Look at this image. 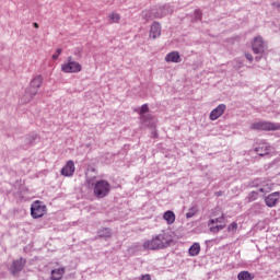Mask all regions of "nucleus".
<instances>
[{
	"mask_svg": "<svg viewBox=\"0 0 280 280\" xmlns=\"http://www.w3.org/2000/svg\"><path fill=\"white\" fill-rule=\"evenodd\" d=\"M61 71L63 73H80L82 71V65L73 60V57H68L67 62L61 65Z\"/></svg>",
	"mask_w": 280,
	"mask_h": 280,
	"instance_id": "nucleus-3",
	"label": "nucleus"
},
{
	"mask_svg": "<svg viewBox=\"0 0 280 280\" xmlns=\"http://www.w3.org/2000/svg\"><path fill=\"white\" fill-rule=\"evenodd\" d=\"M218 222H221L220 218H217V219H210L208 221V226H211L213 224H218Z\"/></svg>",
	"mask_w": 280,
	"mask_h": 280,
	"instance_id": "nucleus-30",
	"label": "nucleus"
},
{
	"mask_svg": "<svg viewBox=\"0 0 280 280\" xmlns=\"http://www.w3.org/2000/svg\"><path fill=\"white\" fill-rule=\"evenodd\" d=\"M163 219L167 222V224H174L176 222V214L172 210H167L163 214Z\"/></svg>",
	"mask_w": 280,
	"mask_h": 280,
	"instance_id": "nucleus-17",
	"label": "nucleus"
},
{
	"mask_svg": "<svg viewBox=\"0 0 280 280\" xmlns=\"http://www.w3.org/2000/svg\"><path fill=\"white\" fill-rule=\"evenodd\" d=\"M215 196H218V197L222 196V191L215 192Z\"/></svg>",
	"mask_w": 280,
	"mask_h": 280,
	"instance_id": "nucleus-38",
	"label": "nucleus"
},
{
	"mask_svg": "<svg viewBox=\"0 0 280 280\" xmlns=\"http://www.w3.org/2000/svg\"><path fill=\"white\" fill-rule=\"evenodd\" d=\"M60 54H62V49L61 48H58L56 50V54L52 55V60H58Z\"/></svg>",
	"mask_w": 280,
	"mask_h": 280,
	"instance_id": "nucleus-29",
	"label": "nucleus"
},
{
	"mask_svg": "<svg viewBox=\"0 0 280 280\" xmlns=\"http://www.w3.org/2000/svg\"><path fill=\"white\" fill-rule=\"evenodd\" d=\"M161 36V24L159 22H153L151 24V30H150V38H159Z\"/></svg>",
	"mask_w": 280,
	"mask_h": 280,
	"instance_id": "nucleus-13",
	"label": "nucleus"
},
{
	"mask_svg": "<svg viewBox=\"0 0 280 280\" xmlns=\"http://www.w3.org/2000/svg\"><path fill=\"white\" fill-rule=\"evenodd\" d=\"M195 21H200L202 19V11L200 9H196L194 12Z\"/></svg>",
	"mask_w": 280,
	"mask_h": 280,
	"instance_id": "nucleus-26",
	"label": "nucleus"
},
{
	"mask_svg": "<svg viewBox=\"0 0 280 280\" xmlns=\"http://www.w3.org/2000/svg\"><path fill=\"white\" fill-rule=\"evenodd\" d=\"M25 264H27V259L23 257L13 260L9 269L11 275H13V277H19V273L25 268Z\"/></svg>",
	"mask_w": 280,
	"mask_h": 280,
	"instance_id": "nucleus-5",
	"label": "nucleus"
},
{
	"mask_svg": "<svg viewBox=\"0 0 280 280\" xmlns=\"http://www.w3.org/2000/svg\"><path fill=\"white\" fill-rule=\"evenodd\" d=\"M257 56L255 57L256 62H259L261 58H264V54H256Z\"/></svg>",
	"mask_w": 280,
	"mask_h": 280,
	"instance_id": "nucleus-33",
	"label": "nucleus"
},
{
	"mask_svg": "<svg viewBox=\"0 0 280 280\" xmlns=\"http://www.w3.org/2000/svg\"><path fill=\"white\" fill-rule=\"evenodd\" d=\"M31 94L34 96L36 95V91H31Z\"/></svg>",
	"mask_w": 280,
	"mask_h": 280,
	"instance_id": "nucleus-40",
	"label": "nucleus"
},
{
	"mask_svg": "<svg viewBox=\"0 0 280 280\" xmlns=\"http://www.w3.org/2000/svg\"><path fill=\"white\" fill-rule=\"evenodd\" d=\"M188 253L190 257H198V255H200V243H194L189 247Z\"/></svg>",
	"mask_w": 280,
	"mask_h": 280,
	"instance_id": "nucleus-18",
	"label": "nucleus"
},
{
	"mask_svg": "<svg viewBox=\"0 0 280 280\" xmlns=\"http://www.w3.org/2000/svg\"><path fill=\"white\" fill-rule=\"evenodd\" d=\"M89 187H93V194L95 198H106L110 194V183L105 179H100L93 183V179H88Z\"/></svg>",
	"mask_w": 280,
	"mask_h": 280,
	"instance_id": "nucleus-2",
	"label": "nucleus"
},
{
	"mask_svg": "<svg viewBox=\"0 0 280 280\" xmlns=\"http://www.w3.org/2000/svg\"><path fill=\"white\" fill-rule=\"evenodd\" d=\"M33 27H36V22L33 23Z\"/></svg>",
	"mask_w": 280,
	"mask_h": 280,
	"instance_id": "nucleus-41",
	"label": "nucleus"
},
{
	"mask_svg": "<svg viewBox=\"0 0 280 280\" xmlns=\"http://www.w3.org/2000/svg\"><path fill=\"white\" fill-rule=\"evenodd\" d=\"M141 280H152V278L150 277V275H144L142 276Z\"/></svg>",
	"mask_w": 280,
	"mask_h": 280,
	"instance_id": "nucleus-34",
	"label": "nucleus"
},
{
	"mask_svg": "<svg viewBox=\"0 0 280 280\" xmlns=\"http://www.w3.org/2000/svg\"><path fill=\"white\" fill-rule=\"evenodd\" d=\"M252 130H280V122L259 121L252 125Z\"/></svg>",
	"mask_w": 280,
	"mask_h": 280,
	"instance_id": "nucleus-4",
	"label": "nucleus"
},
{
	"mask_svg": "<svg viewBox=\"0 0 280 280\" xmlns=\"http://www.w3.org/2000/svg\"><path fill=\"white\" fill-rule=\"evenodd\" d=\"M165 61L166 62H175V63H178V62H183V59L180 58V52L178 51H172L170 54H167L165 56Z\"/></svg>",
	"mask_w": 280,
	"mask_h": 280,
	"instance_id": "nucleus-14",
	"label": "nucleus"
},
{
	"mask_svg": "<svg viewBox=\"0 0 280 280\" xmlns=\"http://www.w3.org/2000/svg\"><path fill=\"white\" fill-rule=\"evenodd\" d=\"M233 231H237V222H232V223L228 226V232H229V233H233Z\"/></svg>",
	"mask_w": 280,
	"mask_h": 280,
	"instance_id": "nucleus-27",
	"label": "nucleus"
},
{
	"mask_svg": "<svg viewBox=\"0 0 280 280\" xmlns=\"http://www.w3.org/2000/svg\"><path fill=\"white\" fill-rule=\"evenodd\" d=\"M252 49L254 54H266V49H268V46L266 45V42H264V37H255L252 44Z\"/></svg>",
	"mask_w": 280,
	"mask_h": 280,
	"instance_id": "nucleus-6",
	"label": "nucleus"
},
{
	"mask_svg": "<svg viewBox=\"0 0 280 280\" xmlns=\"http://www.w3.org/2000/svg\"><path fill=\"white\" fill-rule=\"evenodd\" d=\"M34 141H36V137H34V136H28V137H26V139H25V143H26L27 145H32V143H34Z\"/></svg>",
	"mask_w": 280,
	"mask_h": 280,
	"instance_id": "nucleus-28",
	"label": "nucleus"
},
{
	"mask_svg": "<svg viewBox=\"0 0 280 280\" xmlns=\"http://www.w3.org/2000/svg\"><path fill=\"white\" fill-rule=\"evenodd\" d=\"M238 280H253L255 279V275L250 273L249 271H241L237 275Z\"/></svg>",
	"mask_w": 280,
	"mask_h": 280,
	"instance_id": "nucleus-22",
	"label": "nucleus"
},
{
	"mask_svg": "<svg viewBox=\"0 0 280 280\" xmlns=\"http://www.w3.org/2000/svg\"><path fill=\"white\" fill-rule=\"evenodd\" d=\"M47 213V206H45L42 201H36V218H43Z\"/></svg>",
	"mask_w": 280,
	"mask_h": 280,
	"instance_id": "nucleus-15",
	"label": "nucleus"
},
{
	"mask_svg": "<svg viewBox=\"0 0 280 280\" xmlns=\"http://www.w3.org/2000/svg\"><path fill=\"white\" fill-rule=\"evenodd\" d=\"M36 82V77H34L31 81V86H34V83Z\"/></svg>",
	"mask_w": 280,
	"mask_h": 280,
	"instance_id": "nucleus-35",
	"label": "nucleus"
},
{
	"mask_svg": "<svg viewBox=\"0 0 280 280\" xmlns=\"http://www.w3.org/2000/svg\"><path fill=\"white\" fill-rule=\"evenodd\" d=\"M219 228V231H222L223 229H225L226 225H217Z\"/></svg>",
	"mask_w": 280,
	"mask_h": 280,
	"instance_id": "nucleus-36",
	"label": "nucleus"
},
{
	"mask_svg": "<svg viewBox=\"0 0 280 280\" xmlns=\"http://www.w3.org/2000/svg\"><path fill=\"white\" fill-rule=\"evenodd\" d=\"M242 62L238 63V66L236 67L237 69H242Z\"/></svg>",
	"mask_w": 280,
	"mask_h": 280,
	"instance_id": "nucleus-39",
	"label": "nucleus"
},
{
	"mask_svg": "<svg viewBox=\"0 0 280 280\" xmlns=\"http://www.w3.org/2000/svg\"><path fill=\"white\" fill-rule=\"evenodd\" d=\"M259 191L260 194H264V188H259L258 190H253L247 196V202H255L257 198H259Z\"/></svg>",
	"mask_w": 280,
	"mask_h": 280,
	"instance_id": "nucleus-19",
	"label": "nucleus"
},
{
	"mask_svg": "<svg viewBox=\"0 0 280 280\" xmlns=\"http://www.w3.org/2000/svg\"><path fill=\"white\" fill-rule=\"evenodd\" d=\"M61 176L71 177L75 174V163L69 160L60 171Z\"/></svg>",
	"mask_w": 280,
	"mask_h": 280,
	"instance_id": "nucleus-8",
	"label": "nucleus"
},
{
	"mask_svg": "<svg viewBox=\"0 0 280 280\" xmlns=\"http://www.w3.org/2000/svg\"><path fill=\"white\" fill-rule=\"evenodd\" d=\"M119 19H120V16L116 12H113L109 14V21H112V23H118Z\"/></svg>",
	"mask_w": 280,
	"mask_h": 280,
	"instance_id": "nucleus-24",
	"label": "nucleus"
},
{
	"mask_svg": "<svg viewBox=\"0 0 280 280\" xmlns=\"http://www.w3.org/2000/svg\"><path fill=\"white\" fill-rule=\"evenodd\" d=\"M198 213V206H192L191 208L188 209V212L186 213L187 220L194 218Z\"/></svg>",
	"mask_w": 280,
	"mask_h": 280,
	"instance_id": "nucleus-23",
	"label": "nucleus"
},
{
	"mask_svg": "<svg viewBox=\"0 0 280 280\" xmlns=\"http://www.w3.org/2000/svg\"><path fill=\"white\" fill-rule=\"evenodd\" d=\"M250 187H255V183H253V184L250 185Z\"/></svg>",
	"mask_w": 280,
	"mask_h": 280,
	"instance_id": "nucleus-42",
	"label": "nucleus"
},
{
	"mask_svg": "<svg viewBox=\"0 0 280 280\" xmlns=\"http://www.w3.org/2000/svg\"><path fill=\"white\" fill-rule=\"evenodd\" d=\"M13 187L15 189L14 196H16L20 200H23L24 198L23 192L27 191V188L25 187V185H22L21 182L16 180Z\"/></svg>",
	"mask_w": 280,
	"mask_h": 280,
	"instance_id": "nucleus-12",
	"label": "nucleus"
},
{
	"mask_svg": "<svg viewBox=\"0 0 280 280\" xmlns=\"http://www.w3.org/2000/svg\"><path fill=\"white\" fill-rule=\"evenodd\" d=\"M65 276V267L51 270V280H60Z\"/></svg>",
	"mask_w": 280,
	"mask_h": 280,
	"instance_id": "nucleus-16",
	"label": "nucleus"
},
{
	"mask_svg": "<svg viewBox=\"0 0 280 280\" xmlns=\"http://www.w3.org/2000/svg\"><path fill=\"white\" fill-rule=\"evenodd\" d=\"M226 110V105L220 104L214 109L211 110L209 119L211 121H215V119H220L222 117V114Z\"/></svg>",
	"mask_w": 280,
	"mask_h": 280,
	"instance_id": "nucleus-10",
	"label": "nucleus"
},
{
	"mask_svg": "<svg viewBox=\"0 0 280 280\" xmlns=\"http://www.w3.org/2000/svg\"><path fill=\"white\" fill-rule=\"evenodd\" d=\"M272 5H276V8H280V2H273Z\"/></svg>",
	"mask_w": 280,
	"mask_h": 280,
	"instance_id": "nucleus-37",
	"label": "nucleus"
},
{
	"mask_svg": "<svg viewBox=\"0 0 280 280\" xmlns=\"http://www.w3.org/2000/svg\"><path fill=\"white\" fill-rule=\"evenodd\" d=\"M98 237L109 240V237H113V230H110V228H103L98 230Z\"/></svg>",
	"mask_w": 280,
	"mask_h": 280,
	"instance_id": "nucleus-20",
	"label": "nucleus"
},
{
	"mask_svg": "<svg viewBox=\"0 0 280 280\" xmlns=\"http://www.w3.org/2000/svg\"><path fill=\"white\" fill-rule=\"evenodd\" d=\"M172 12H174L172 7H170V4H164L156 10H152L151 16L153 19H163V16H167V14H172Z\"/></svg>",
	"mask_w": 280,
	"mask_h": 280,
	"instance_id": "nucleus-7",
	"label": "nucleus"
},
{
	"mask_svg": "<svg viewBox=\"0 0 280 280\" xmlns=\"http://www.w3.org/2000/svg\"><path fill=\"white\" fill-rule=\"evenodd\" d=\"M148 110H150V107L148 106V104H143L139 112L141 122L144 124V126H145V119H148V116L145 115Z\"/></svg>",
	"mask_w": 280,
	"mask_h": 280,
	"instance_id": "nucleus-21",
	"label": "nucleus"
},
{
	"mask_svg": "<svg viewBox=\"0 0 280 280\" xmlns=\"http://www.w3.org/2000/svg\"><path fill=\"white\" fill-rule=\"evenodd\" d=\"M245 58H246V60H248L249 62H253V56L250 55V54H248V52H246L245 54Z\"/></svg>",
	"mask_w": 280,
	"mask_h": 280,
	"instance_id": "nucleus-32",
	"label": "nucleus"
},
{
	"mask_svg": "<svg viewBox=\"0 0 280 280\" xmlns=\"http://www.w3.org/2000/svg\"><path fill=\"white\" fill-rule=\"evenodd\" d=\"M36 27H38V24H36Z\"/></svg>",
	"mask_w": 280,
	"mask_h": 280,
	"instance_id": "nucleus-43",
	"label": "nucleus"
},
{
	"mask_svg": "<svg viewBox=\"0 0 280 280\" xmlns=\"http://www.w3.org/2000/svg\"><path fill=\"white\" fill-rule=\"evenodd\" d=\"M170 244H172V238L167 233L162 232L152 240L145 241L142 246L144 250H163V248H167Z\"/></svg>",
	"mask_w": 280,
	"mask_h": 280,
	"instance_id": "nucleus-1",
	"label": "nucleus"
},
{
	"mask_svg": "<svg viewBox=\"0 0 280 280\" xmlns=\"http://www.w3.org/2000/svg\"><path fill=\"white\" fill-rule=\"evenodd\" d=\"M279 198H280V191L271 192L267 197H265V205H267V207L269 208L277 207V202H279Z\"/></svg>",
	"mask_w": 280,
	"mask_h": 280,
	"instance_id": "nucleus-9",
	"label": "nucleus"
},
{
	"mask_svg": "<svg viewBox=\"0 0 280 280\" xmlns=\"http://www.w3.org/2000/svg\"><path fill=\"white\" fill-rule=\"evenodd\" d=\"M211 233H220L218 225H208Z\"/></svg>",
	"mask_w": 280,
	"mask_h": 280,
	"instance_id": "nucleus-31",
	"label": "nucleus"
},
{
	"mask_svg": "<svg viewBox=\"0 0 280 280\" xmlns=\"http://www.w3.org/2000/svg\"><path fill=\"white\" fill-rule=\"evenodd\" d=\"M270 145L266 142H261L258 147L255 148V152L258 156H266V154H270Z\"/></svg>",
	"mask_w": 280,
	"mask_h": 280,
	"instance_id": "nucleus-11",
	"label": "nucleus"
},
{
	"mask_svg": "<svg viewBox=\"0 0 280 280\" xmlns=\"http://www.w3.org/2000/svg\"><path fill=\"white\" fill-rule=\"evenodd\" d=\"M31 215L33 220H36V201H33L31 206Z\"/></svg>",
	"mask_w": 280,
	"mask_h": 280,
	"instance_id": "nucleus-25",
	"label": "nucleus"
}]
</instances>
